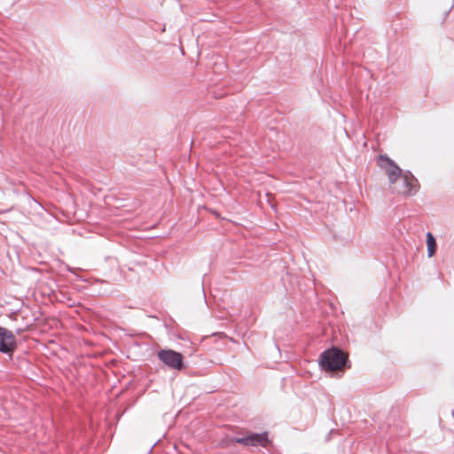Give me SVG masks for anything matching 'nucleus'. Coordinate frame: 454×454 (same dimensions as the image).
I'll use <instances>...</instances> for the list:
<instances>
[{"label": "nucleus", "mask_w": 454, "mask_h": 454, "mask_svg": "<svg viewBox=\"0 0 454 454\" xmlns=\"http://www.w3.org/2000/svg\"><path fill=\"white\" fill-rule=\"evenodd\" d=\"M347 356L338 348H331L321 356L320 364L327 371H340L345 365Z\"/></svg>", "instance_id": "obj_1"}, {"label": "nucleus", "mask_w": 454, "mask_h": 454, "mask_svg": "<svg viewBox=\"0 0 454 454\" xmlns=\"http://www.w3.org/2000/svg\"><path fill=\"white\" fill-rule=\"evenodd\" d=\"M377 165L385 171L389 184H395L403 175L402 169L387 155H379L377 157Z\"/></svg>", "instance_id": "obj_2"}, {"label": "nucleus", "mask_w": 454, "mask_h": 454, "mask_svg": "<svg viewBox=\"0 0 454 454\" xmlns=\"http://www.w3.org/2000/svg\"><path fill=\"white\" fill-rule=\"evenodd\" d=\"M393 191L402 195H411L416 191L417 179L410 173H403L395 184H390Z\"/></svg>", "instance_id": "obj_3"}, {"label": "nucleus", "mask_w": 454, "mask_h": 454, "mask_svg": "<svg viewBox=\"0 0 454 454\" xmlns=\"http://www.w3.org/2000/svg\"><path fill=\"white\" fill-rule=\"evenodd\" d=\"M16 349V336L11 330L0 325V353L12 356Z\"/></svg>", "instance_id": "obj_4"}, {"label": "nucleus", "mask_w": 454, "mask_h": 454, "mask_svg": "<svg viewBox=\"0 0 454 454\" xmlns=\"http://www.w3.org/2000/svg\"><path fill=\"white\" fill-rule=\"evenodd\" d=\"M232 442L244 446L266 447L269 443V438L267 433H249L243 437H236L232 439Z\"/></svg>", "instance_id": "obj_5"}, {"label": "nucleus", "mask_w": 454, "mask_h": 454, "mask_svg": "<svg viewBox=\"0 0 454 454\" xmlns=\"http://www.w3.org/2000/svg\"><path fill=\"white\" fill-rule=\"evenodd\" d=\"M160 360L172 369L182 370L184 368L183 356L172 349H165L159 352Z\"/></svg>", "instance_id": "obj_6"}, {"label": "nucleus", "mask_w": 454, "mask_h": 454, "mask_svg": "<svg viewBox=\"0 0 454 454\" xmlns=\"http://www.w3.org/2000/svg\"><path fill=\"white\" fill-rule=\"evenodd\" d=\"M427 254L429 257L434 255L436 251V242L432 233L428 232L427 234Z\"/></svg>", "instance_id": "obj_7"}, {"label": "nucleus", "mask_w": 454, "mask_h": 454, "mask_svg": "<svg viewBox=\"0 0 454 454\" xmlns=\"http://www.w3.org/2000/svg\"><path fill=\"white\" fill-rule=\"evenodd\" d=\"M99 234L106 238V240L112 241V238L114 236V232L111 229L108 228H100Z\"/></svg>", "instance_id": "obj_8"}, {"label": "nucleus", "mask_w": 454, "mask_h": 454, "mask_svg": "<svg viewBox=\"0 0 454 454\" xmlns=\"http://www.w3.org/2000/svg\"><path fill=\"white\" fill-rule=\"evenodd\" d=\"M67 270L74 275H76V270H80V269H76V268H74V267H71L69 265H67Z\"/></svg>", "instance_id": "obj_9"}, {"label": "nucleus", "mask_w": 454, "mask_h": 454, "mask_svg": "<svg viewBox=\"0 0 454 454\" xmlns=\"http://www.w3.org/2000/svg\"><path fill=\"white\" fill-rule=\"evenodd\" d=\"M76 277H77V278H78V279H80V280H82V281H85V279H84V278H82L81 276L76 275Z\"/></svg>", "instance_id": "obj_10"}, {"label": "nucleus", "mask_w": 454, "mask_h": 454, "mask_svg": "<svg viewBox=\"0 0 454 454\" xmlns=\"http://www.w3.org/2000/svg\"><path fill=\"white\" fill-rule=\"evenodd\" d=\"M110 259H111V256H110V255H107V256H106V257H105V260H106V261H108V260H110Z\"/></svg>", "instance_id": "obj_11"}, {"label": "nucleus", "mask_w": 454, "mask_h": 454, "mask_svg": "<svg viewBox=\"0 0 454 454\" xmlns=\"http://www.w3.org/2000/svg\"><path fill=\"white\" fill-rule=\"evenodd\" d=\"M109 363H110V364H114V359H111V360L109 361Z\"/></svg>", "instance_id": "obj_12"}]
</instances>
